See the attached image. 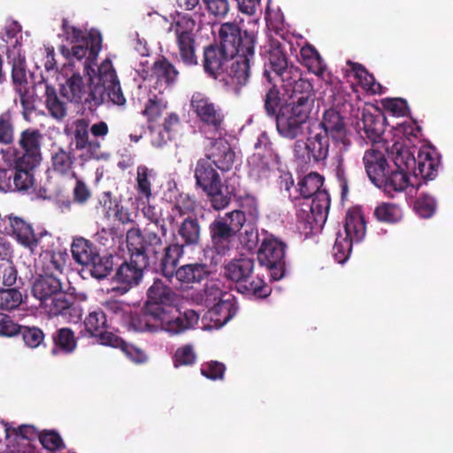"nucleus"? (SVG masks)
<instances>
[{"mask_svg":"<svg viewBox=\"0 0 453 453\" xmlns=\"http://www.w3.org/2000/svg\"><path fill=\"white\" fill-rule=\"evenodd\" d=\"M285 94L288 99L276 114V128L281 137L295 140L303 134L314 107L313 86L310 81H301L296 89Z\"/></svg>","mask_w":453,"mask_h":453,"instance_id":"nucleus-1","label":"nucleus"},{"mask_svg":"<svg viewBox=\"0 0 453 453\" xmlns=\"http://www.w3.org/2000/svg\"><path fill=\"white\" fill-rule=\"evenodd\" d=\"M319 126L324 131L323 135L328 140L331 139L339 147L335 176L341 188L342 198L344 199L349 193V180L343 165V154L349 151L352 144L344 118L337 111L328 109L323 113Z\"/></svg>","mask_w":453,"mask_h":453,"instance_id":"nucleus-2","label":"nucleus"},{"mask_svg":"<svg viewBox=\"0 0 453 453\" xmlns=\"http://www.w3.org/2000/svg\"><path fill=\"white\" fill-rule=\"evenodd\" d=\"M254 268V258L241 255L224 265L223 274L226 279L235 283L239 293L256 298H265L272 289L261 278L252 277Z\"/></svg>","mask_w":453,"mask_h":453,"instance_id":"nucleus-3","label":"nucleus"},{"mask_svg":"<svg viewBox=\"0 0 453 453\" xmlns=\"http://www.w3.org/2000/svg\"><path fill=\"white\" fill-rule=\"evenodd\" d=\"M61 96L69 103L81 104L89 112H95L102 105L101 87L92 82V79H86L78 73H73L60 85Z\"/></svg>","mask_w":453,"mask_h":453,"instance_id":"nucleus-4","label":"nucleus"},{"mask_svg":"<svg viewBox=\"0 0 453 453\" xmlns=\"http://www.w3.org/2000/svg\"><path fill=\"white\" fill-rule=\"evenodd\" d=\"M246 220L244 211L234 210L219 215L210 224L212 248L218 255L225 256L233 248V242Z\"/></svg>","mask_w":453,"mask_h":453,"instance_id":"nucleus-5","label":"nucleus"},{"mask_svg":"<svg viewBox=\"0 0 453 453\" xmlns=\"http://www.w3.org/2000/svg\"><path fill=\"white\" fill-rule=\"evenodd\" d=\"M196 21L188 15H179L170 27L175 36V45L178 50V60L184 65L191 67L198 64L196 56V35L195 34Z\"/></svg>","mask_w":453,"mask_h":453,"instance_id":"nucleus-6","label":"nucleus"},{"mask_svg":"<svg viewBox=\"0 0 453 453\" xmlns=\"http://www.w3.org/2000/svg\"><path fill=\"white\" fill-rule=\"evenodd\" d=\"M269 70L265 69L264 75L269 82L273 81L271 73H273L282 82L285 93L296 89V85L301 81H308L301 77V70L298 66L289 62L281 45L273 46L268 52Z\"/></svg>","mask_w":453,"mask_h":453,"instance_id":"nucleus-7","label":"nucleus"},{"mask_svg":"<svg viewBox=\"0 0 453 453\" xmlns=\"http://www.w3.org/2000/svg\"><path fill=\"white\" fill-rule=\"evenodd\" d=\"M190 109L203 127L211 133L221 134L224 130L225 114L222 107L203 92L193 93Z\"/></svg>","mask_w":453,"mask_h":453,"instance_id":"nucleus-8","label":"nucleus"},{"mask_svg":"<svg viewBox=\"0 0 453 453\" xmlns=\"http://www.w3.org/2000/svg\"><path fill=\"white\" fill-rule=\"evenodd\" d=\"M257 36L253 32L242 30L235 22H225L219 29V45L234 57L248 53L255 56Z\"/></svg>","mask_w":453,"mask_h":453,"instance_id":"nucleus-9","label":"nucleus"},{"mask_svg":"<svg viewBox=\"0 0 453 453\" xmlns=\"http://www.w3.org/2000/svg\"><path fill=\"white\" fill-rule=\"evenodd\" d=\"M286 244L274 237L265 238L257 250V260L273 280H281L286 272Z\"/></svg>","mask_w":453,"mask_h":453,"instance_id":"nucleus-10","label":"nucleus"},{"mask_svg":"<svg viewBox=\"0 0 453 453\" xmlns=\"http://www.w3.org/2000/svg\"><path fill=\"white\" fill-rule=\"evenodd\" d=\"M150 267L147 258L142 253L130 252L129 260L124 261L116 270L113 280L119 286L112 290L120 295L127 293L141 283L144 271Z\"/></svg>","mask_w":453,"mask_h":453,"instance_id":"nucleus-11","label":"nucleus"},{"mask_svg":"<svg viewBox=\"0 0 453 453\" xmlns=\"http://www.w3.org/2000/svg\"><path fill=\"white\" fill-rule=\"evenodd\" d=\"M127 242L129 252L142 253L149 265L155 263L163 250L162 238L153 229L146 226L143 233L135 227L127 232Z\"/></svg>","mask_w":453,"mask_h":453,"instance_id":"nucleus-12","label":"nucleus"},{"mask_svg":"<svg viewBox=\"0 0 453 453\" xmlns=\"http://www.w3.org/2000/svg\"><path fill=\"white\" fill-rule=\"evenodd\" d=\"M293 152L301 165L324 163L329 154V140L320 133L306 140H296L293 146Z\"/></svg>","mask_w":453,"mask_h":453,"instance_id":"nucleus-13","label":"nucleus"},{"mask_svg":"<svg viewBox=\"0 0 453 453\" xmlns=\"http://www.w3.org/2000/svg\"><path fill=\"white\" fill-rule=\"evenodd\" d=\"M311 198V202L305 200L299 203L296 216L299 220L308 224L310 229H312L313 223L326 222L330 209V196L326 189H323Z\"/></svg>","mask_w":453,"mask_h":453,"instance_id":"nucleus-14","label":"nucleus"},{"mask_svg":"<svg viewBox=\"0 0 453 453\" xmlns=\"http://www.w3.org/2000/svg\"><path fill=\"white\" fill-rule=\"evenodd\" d=\"M96 86L103 89L102 105L104 104L106 96L115 105H126L127 99L123 94L117 73L112 62L108 58L104 59L98 66V82H96Z\"/></svg>","mask_w":453,"mask_h":453,"instance_id":"nucleus-15","label":"nucleus"},{"mask_svg":"<svg viewBox=\"0 0 453 453\" xmlns=\"http://www.w3.org/2000/svg\"><path fill=\"white\" fill-rule=\"evenodd\" d=\"M254 57L248 53H240L231 59L232 63L226 69V77L223 79L229 92L239 96L242 88L248 85L250 79V63Z\"/></svg>","mask_w":453,"mask_h":453,"instance_id":"nucleus-16","label":"nucleus"},{"mask_svg":"<svg viewBox=\"0 0 453 453\" xmlns=\"http://www.w3.org/2000/svg\"><path fill=\"white\" fill-rule=\"evenodd\" d=\"M43 135L37 128L28 127L23 130L13 150V158H20L39 164L42 161V142Z\"/></svg>","mask_w":453,"mask_h":453,"instance_id":"nucleus-17","label":"nucleus"},{"mask_svg":"<svg viewBox=\"0 0 453 453\" xmlns=\"http://www.w3.org/2000/svg\"><path fill=\"white\" fill-rule=\"evenodd\" d=\"M177 295L161 279H155L147 290V311L150 314H165L163 311L175 306Z\"/></svg>","mask_w":453,"mask_h":453,"instance_id":"nucleus-18","label":"nucleus"},{"mask_svg":"<svg viewBox=\"0 0 453 453\" xmlns=\"http://www.w3.org/2000/svg\"><path fill=\"white\" fill-rule=\"evenodd\" d=\"M50 317L61 316L69 322L81 319L82 311L73 295L64 289L41 304Z\"/></svg>","mask_w":453,"mask_h":453,"instance_id":"nucleus-19","label":"nucleus"},{"mask_svg":"<svg viewBox=\"0 0 453 453\" xmlns=\"http://www.w3.org/2000/svg\"><path fill=\"white\" fill-rule=\"evenodd\" d=\"M165 314H158L157 324L158 329L165 330L171 334H179L191 328L198 322L199 316L193 310H187L184 313H180L175 306L173 308L163 311Z\"/></svg>","mask_w":453,"mask_h":453,"instance_id":"nucleus-20","label":"nucleus"},{"mask_svg":"<svg viewBox=\"0 0 453 453\" xmlns=\"http://www.w3.org/2000/svg\"><path fill=\"white\" fill-rule=\"evenodd\" d=\"M0 234H9L25 248L34 252L38 245L36 237L30 224L19 217L5 216L0 222Z\"/></svg>","mask_w":453,"mask_h":453,"instance_id":"nucleus-21","label":"nucleus"},{"mask_svg":"<svg viewBox=\"0 0 453 453\" xmlns=\"http://www.w3.org/2000/svg\"><path fill=\"white\" fill-rule=\"evenodd\" d=\"M75 43L71 49L62 46L61 53L69 59L81 60L87 57L86 62H92L96 59L102 49V35L99 32L91 30L86 40ZM87 66L88 63H85V67Z\"/></svg>","mask_w":453,"mask_h":453,"instance_id":"nucleus-22","label":"nucleus"},{"mask_svg":"<svg viewBox=\"0 0 453 453\" xmlns=\"http://www.w3.org/2000/svg\"><path fill=\"white\" fill-rule=\"evenodd\" d=\"M254 148L257 151L249 157L248 164L250 173L257 178H261L268 173L270 160L273 157L278 158V156L273 152L272 143L265 133L258 135Z\"/></svg>","mask_w":453,"mask_h":453,"instance_id":"nucleus-23","label":"nucleus"},{"mask_svg":"<svg viewBox=\"0 0 453 453\" xmlns=\"http://www.w3.org/2000/svg\"><path fill=\"white\" fill-rule=\"evenodd\" d=\"M185 250L179 242H173L163 247L157 261L150 263V267L160 273L169 282L173 283V273L179 268V261L183 257Z\"/></svg>","mask_w":453,"mask_h":453,"instance_id":"nucleus-24","label":"nucleus"},{"mask_svg":"<svg viewBox=\"0 0 453 453\" xmlns=\"http://www.w3.org/2000/svg\"><path fill=\"white\" fill-rule=\"evenodd\" d=\"M234 58V55L226 51L218 42L211 43L203 48V71L211 78L218 79L224 73L226 64Z\"/></svg>","mask_w":453,"mask_h":453,"instance_id":"nucleus-25","label":"nucleus"},{"mask_svg":"<svg viewBox=\"0 0 453 453\" xmlns=\"http://www.w3.org/2000/svg\"><path fill=\"white\" fill-rule=\"evenodd\" d=\"M204 157L212 162L221 173H226L232 169L235 153L226 139L211 138Z\"/></svg>","mask_w":453,"mask_h":453,"instance_id":"nucleus-26","label":"nucleus"},{"mask_svg":"<svg viewBox=\"0 0 453 453\" xmlns=\"http://www.w3.org/2000/svg\"><path fill=\"white\" fill-rule=\"evenodd\" d=\"M73 127L75 150L85 151L89 158H98L101 142L89 137V120L84 118L77 119L73 121Z\"/></svg>","mask_w":453,"mask_h":453,"instance_id":"nucleus-27","label":"nucleus"},{"mask_svg":"<svg viewBox=\"0 0 453 453\" xmlns=\"http://www.w3.org/2000/svg\"><path fill=\"white\" fill-rule=\"evenodd\" d=\"M237 310L235 297L228 293H220L219 301L207 311L206 318L213 323L212 326L219 328L235 316Z\"/></svg>","mask_w":453,"mask_h":453,"instance_id":"nucleus-28","label":"nucleus"},{"mask_svg":"<svg viewBox=\"0 0 453 453\" xmlns=\"http://www.w3.org/2000/svg\"><path fill=\"white\" fill-rule=\"evenodd\" d=\"M363 164L368 178L375 186L382 183L383 177L390 168L384 153L374 149L365 150Z\"/></svg>","mask_w":453,"mask_h":453,"instance_id":"nucleus-29","label":"nucleus"},{"mask_svg":"<svg viewBox=\"0 0 453 453\" xmlns=\"http://www.w3.org/2000/svg\"><path fill=\"white\" fill-rule=\"evenodd\" d=\"M63 289L64 282L62 278L47 274V273H40L33 283L32 294L42 304Z\"/></svg>","mask_w":453,"mask_h":453,"instance_id":"nucleus-30","label":"nucleus"},{"mask_svg":"<svg viewBox=\"0 0 453 453\" xmlns=\"http://www.w3.org/2000/svg\"><path fill=\"white\" fill-rule=\"evenodd\" d=\"M210 274L208 265L203 263H191L179 266L173 273L180 288H191L193 284L201 283Z\"/></svg>","mask_w":453,"mask_h":453,"instance_id":"nucleus-31","label":"nucleus"},{"mask_svg":"<svg viewBox=\"0 0 453 453\" xmlns=\"http://www.w3.org/2000/svg\"><path fill=\"white\" fill-rule=\"evenodd\" d=\"M39 164L13 158L12 167L9 179H12L17 190L25 191L32 188L35 182L34 172Z\"/></svg>","mask_w":453,"mask_h":453,"instance_id":"nucleus-32","label":"nucleus"},{"mask_svg":"<svg viewBox=\"0 0 453 453\" xmlns=\"http://www.w3.org/2000/svg\"><path fill=\"white\" fill-rule=\"evenodd\" d=\"M441 166V157L432 148L420 150L418 154V166L414 167V174L425 180H434Z\"/></svg>","mask_w":453,"mask_h":453,"instance_id":"nucleus-33","label":"nucleus"},{"mask_svg":"<svg viewBox=\"0 0 453 453\" xmlns=\"http://www.w3.org/2000/svg\"><path fill=\"white\" fill-rule=\"evenodd\" d=\"M179 71L176 66L165 56L158 57L150 67V75L157 83L166 87L173 86L179 78Z\"/></svg>","mask_w":453,"mask_h":453,"instance_id":"nucleus-34","label":"nucleus"},{"mask_svg":"<svg viewBox=\"0 0 453 453\" xmlns=\"http://www.w3.org/2000/svg\"><path fill=\"white\" fill-rule=\"evenodd\" d=\"M196 187L204 190L220 181H222L219 173L212 162L206 157L197 160L194 170Z\"/></svg>","mask_w":453,"mask_h":453,"instance_id":"nucleus-35","label":"nucleus"},{"mask_svg":"<svg viewBox=\"0 0 453 453\" xmlns=\"http://www.w3.org/2000/svg\"><path fill=\"white\" fill-rule=\"evenodd\" d=\"M202 227L196 216L188 215L177 227L178 235L180 237L183 248L199 244L201 241Z\"/></svg>","mask_w":453,"mask_h":453,"instance_id":"nucleus-36","label":"nucleus"},{"mask_svg":"<svg viewBox=\"0 0 453 453\" xmlns=\"http://www.w3.org/2000/svg\"><path fill=\"white\" fill-rule=\"evenodd\" d=\"M45 107L50 116L58 120L62 121L68 114V104L59 95L55 87L45 85Z\"/></svg>","mask_w":453,"mask_h":453,"instance_id":"nucleus-37","label":"nucleus"},{"mask_svg":"<svg viewBox=\"0 0 453 453\" xmlns=\"http://www.w3.org/2000/svg\"><path fill=\"white\" fill-rule=\"evenodd\" d=\"M302 64L307 67L309 72L314 73L319 78L325 80L326 73V65L316 48L306 43L300 50Z\"/></svg>","mask_w":453,"mask_h":453,"instance_id":"nucleus-38","label":"nucleus"},{"mask_svg":"<svg viewBox=\"0 0 453 453\" xmlns=\"http://www.w3.org/2000/svg\"><path fill=\"white\" fill-rule=\"evenodd\" d=\"M53 348L51 353L72 354L77 349V338L74 332L69 327H61L57 329L52 336Z\"/></svg>","mask_w":453,"mask_h":453,"instance_id":"nucleus-39","label":"nucleus"},{"mask_svg":"<svg viewBox=\"0 0 453 453\" xmlns=\"http://www.w3.org/2000/svg\"><path fill=\"white\" fill-rule=\"evenodd\" d=\"M410 184V179L408 173L403 169L395 167L394 169L389 168L386 176L383 177L381 184H378L377 187L383 188L386 193L391 194L392 192H402Z\"/></svg>","mask_w":453,"mask_h":453,"instance_id":"nucleus-40","label":"nucleus"},{"mask_svg":"<svg viewBox=\"0 0 453 453\" xmlns=\"http://www.w3.org/2000/svg\"><path fill=\"white\" fill-rule=\"evenodd\" d=\"M365 231L366 223L362 212L358 210L348 211L344 223V235L358 242L364 238Z\"/></svg>","mask_w":453,"mask_h":453,"instance_id":"nucleus-41","label":"nucleus"},{"mask_svg":"<svg viewBox=\"0 0 453 453\" xmlns=\"http://www.w3.org/2000/svg\"><path fill=\"white\" fill-rule=\"evenodd\" d=\"M206 195L211 206L215 211L226 208L232 200L233 191L228 186H224L222 181L203 190Z\"/></svg>","mask_w":453,"mask_h":453,"instance_id":"nucleus-42","label":"nucleus"},{"mask_svg":"<svg viewBox=\"0 0 453 453\" xmlns=\"http://www.w3.org/2000/svg\"><path fill=\"white\" fill-rule=\"evenodd\" d=\"M71 252L73 260L82 265H89L94 257L98 252L96 247L88 240L79 237L73 240L71 246Z\"/></svg>","mask_w":453,"mask_h":453,"instance_id":"nucleus-43","label":"nucleus"},{"mask_svg":"<svg viewBox=\"0 0 453 453\" xmlns=\"http://www.w3.org/2000/svg\"><path fill=\"white\" fill-rule=\"evenodd\" d=\"M50 162L54 173L62 176L69 174L74 163L73 150L66 151L62 147L57 148L50 153Z\"/></svg>","mask_w":453,"mask_h":453,"instance_id":"nucleus-44","label":"nucleus"},{"mask_svg":"<svg viewBox=\"0 0 453 453\" xmlns=\"http://www.w3.org/2000/svg\"><path fill=\"white\" fill-rule=\"evenodd\" d=\"M67 257L66 252H47L43 257L41 273L63 279Z\"/></svg>","mask_w":453,"mask_h":453,"instance_id":"nucleus-45","label":"nucleus"},{"mask_svg":"<svg viewBox=\"0 0 453 453\" xmlns=\"http://www.w3.org/2000/svg\"><path fill=\"white\" fill-rule=\"evenodd\" d=\"M157 319L158 314H150L147 311V305H144V308L141 312H129L127 321L135 331L154 332L158 330V326H154L156 324H157Z\"/></svg>","mask_w":453,"mask_h":453,"instance_id":"nucleus-46","label":"nucleus"},{"mask_svg":"<svg viewBox=\"0 0 453 453\" xmlns=\"http://www.w3.org/2000/svg\"><path fill=\"white\" fill-rule=\"evenodd\" d=\"M4 428L5 439L8 441L18 442L19 439H24L28 441H33L39 439L40 432L32 425H21L18 427H13L9 422L2 421Z\"/></svg>","mask_w":453,"mask_h":453,"instance_id":"nucleus-47","label":"nucleus"},{"mask_svg":"<svg viewBox=\"0 0 453 453\" xmlns=\"http://www.w3.org/2000/svg\"><path fill=\"white\" fill-rule=\"evenodd\" d=\"M383 120L380 115H373L371 112L363 111V130L370 141L376 142L380 139L384 132Z\"/></svg>","mask_w":453,"mask_h":453,"instance_id":"nucleus-48","label":"nucleus"},{"mask_svg":"<svg viewBox=\"0 0 453 453\" xmlns=\"http://www.w3.org/2000/svg\"><path fill=\"white\" fill-rule=\"evenodd\" d=\"M83 324L85 332L90 337L96 338L108 327L106 313L100 309L92 311L86 316Z\"/></svg>","mask_w":453,"mask_h":453,"instance_id":"nucleus-49","label":"nucleus"},{"mask_svg":"<svg viewBox=\"0 0 453 453\" xmlns=\"http://www.w3.org/2000/svg\"><path fill=\"white\" fill-rule=\"evenodd\" d=\"M90 274L93 278L102 280L106 278L112 271L113 268V256L104 255L101 256L99 252L96 254L93 261L87 265Z\"/></svg>","mask_w":453,"mask_h":453,"instance_id":"nucleus-50","label":"nucleus"},{"mask_svg":"<svg viewBox=\"0 0 453 453\" xmlns=\"http://www.w3.org/2000/svg\"><path fill=\"white\" fill-rule=\"evenodd\" d=\"M373 215L380 222L395 224L403 219V211L395 203H381L375 207Z\"/></svg>","mask_w":453,"mask_h":453,"instance_id":"nucleus-51","label":"nucleus"},{"mask_svg":"<svg viewBox=\"0 0 453 453\" xmlns=\"http://www.w3.org/2000/svg\"><path fill=\"white\" fill-rule=\"evenodd\" d=\"M324 177L318 173H311L304 176L298 183L300 195L303 201L309 200L312 196L322 191Z\"/></svg>","mask_w":453,"mask_h":453,"instance_id":"nucleus-52","label":"nucleus"},{"mask_svg":"<svg viewBox=\"0 0 453 453\" xmlns=\"http://www.w3.org/2000/svg\"><path fill=\"white\" fill-rule=\"evenodd\" d=\"M15 120L13 114L4 111L0 114V144L10 145L14 142Z\"/></svg>","mask_w":453,"mask_h":453,"instance_id":"nucleus-53","label":"nucleus"},{"mask_svg":"<svg viewBox=\"0 0 453 453\" xmlns=\"http://www.w3.org/2000/svg\"><path fill=\"white\" fill-rule=\"evenodd\" d=\"M353 241L351 238L339 233L333 247V256L339 264H344L349 257L352 250Z\"/></svg>","mask_w":453,"mask_h":453,"instance_id":"nucleus-54","label":"nucleus"},{"mask_svg":"<svg viewBox=\"0 0 453 453\" xmlns=\"http://www.w3.org/2000/svg\"><path fill=\"white\" fill-rule=\"evenodd\" d=\"M104 312L111 316V319H116L122 322H127L129 310L127 305L119 300L110 298L102 303Z\"/></svg>","mask_w":453,"mask_h":453,"instance_id":"nucleus-55","label":"nucleus"},{"mask_svg":"<svg viewBox=\"0 0 453 453\" xmlns=\"http://www.w3.org/2000/svg\"><path fill=\"white\" fill-rule=\"evenodd\" d=\"M21 292L15 288H0V309L12 311L17 309L22 303Z\"/></svg>","mask_w":453,"mask_h":453,"instance_id":"nucleus-56","label":"nucleus"},{"mask_svg":"<svg viewBox=\"0 0 453 453\" xmlns=\"http://www.w3.org/2000/svg\"><path fill=\"white\" fill-rule=\"evenodd\" d=\"M165 109L166 103L154 95L152 97H150L146 103L142 114L147 118L149 122H156L161 118Z\"/></svg>","mask_w":453,"mask_h":453,"instance_id":"nucleus-57","label":"nucleus"},{"mask_svg":"<svg viewBox=\"0 0 453 453\" xmlns=\"http://www.w3.org/2000/svg\"><path fill=\"white\" fill-rule=\"evenodd\" d=\"M18 334H21L25 344L33 349L40 346L44 340V333L37 326H20V330Z\"/></svg>","mask_w":453,"mask_h":453,"instance_id":"nucleus-58","label":"nucleus"},{"mask_svg":"<svg viewBox=\"0 0 453 453\" xmlns=\"http://www.w3.org/2000/svg\"><path fill=\"white\" fill-rule=\"evenodd\" d=\"M196 361V354L194 348L190 344L183 345L175 350L173 357L174 367L178 368L182 365H192Z\"/></svg>","mask_w":453,"mask_h":453,"instance_id":"nucleus-59","label":"nucleus"},{"mask_svg":"<svg viewBox=\"0 0 453 453\" xmlns=\"http://www.w3.org/2000/svg\"><path fill=\"white\" fill-rule=\"evenodd\" d=\"M414 208L417 213L423 218H430L436 210V201L428 194H420L417 198Z\"/></svg>","mask_w":453,"mask_h":453,"instance_id":"nucleus-60","label":"nucleus"},{"mask_svg":"<svg viewBox=\"0 0 453 453\" xmlns=\"http://www.w3.org/2000/svg\"><path fill=\"white\" fill-rule=\"evenodd\" d=\"M204 9L215 18L223 19L230 11L229 0H202Z\"/></svg>","mask_w":453,"mask_h":453,"instance_id":"nucleus-61","label":"nucleus"},{"mask_svg":"<svg viewBox=\"0 0 453 453\" xmlns=\"http://www.w3.org/2000/svg\"><path fill=\"white\" fill-rule=\"evenodd\" d=\"M12 78L13 83L18 87L27 85L26 60L20 54L12 59Z\"/></svg>","mask_w":453,"mask_h":453,"instance_id":"nucleus-62","label":"nucleus"},{"mask_svg":"<svg viewBox=\"0 0 453 453\" xmlns=\"http://www.w3.org/2000/svg\"><path fill=\"white\" fill-rule=\"evenodd\" d=\"M39 441L42 447L50 451L64 448L61 436L55 431H43L39 434Z\"/></svg>","mask_w":453,"mask_h":453,"instance_id":"nucleus-63","label":"nucleus"},{"mask_svg":"<svg viewBox=\"0 0 453 453\" xmlns=\"http://www.w3.org/2000/svg\"><path fill=\"white\" fill-rule=\"evenodd\" d=\"M18 272L9 260L0 262V285L12 287L17 281Z\"/></svg>","mask_w":453,"mask_h":453,"instance_id":"nucleus-64","label":"nucleus"}]
</instances>
